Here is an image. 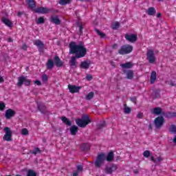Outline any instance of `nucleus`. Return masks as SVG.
Wrapping results in <instances>:
<instances>
[{
  "label": "nucleus",
  "mask_w": 176,
  "mask_h": 176,
  "mask_svg": "<svg viewBox=\"0 0 176 176\" xmlns=\"http://www.w3.org/2000/svg\"><path fill=\"white\" fill-rule=\"evenodd\" d=\"M69 54H76L74 56H72L69 64L72 68H76V58H82L85 57L87 53V49L85 47L83 44L76 45V42H72L69 45Z\"/></svg>",
  "instance_id": "obj_1"
},
{
  "label": "nucleus",
  "mask_w": 176,
  "mask_h": 176,
  "mask_svg": "<svg viewBox=\"0 0 176 176\" xmlns=\"http://www.w3.org/2000/svg\"><path fill=\"white\" fill-rule=\"evenodd\" d=\"M76 123L77 126L85 129L89 123H91V120H90V117L87 115H84L81 117V118H76Z\"/></svg>",
  "instance_id": "obj_2"
},
{
  "label": "nucleus",
  "mask_w": 176,
  "mask_h": 176,
  "mask_svg": "<svg viewBox=\"0 0 176 176\" xmlns=\"http://www.w3.org/2000/svg\"><path fill=\"white\" fill-rule=\"evenodd\" d=\"M153 113L154 115H163L165 118H176V113L175 112H168L165 113L162 110L160 107H155L153 109Z\"/></svg>",
  "instance_id": "obj_3"
},
{
  "label": "nucleus",
  "mask_w": 176,
  "mask_h": 176,
  "mask_svg": "<svg viewBox=\"0 0 176 176\" xmlns=\"http://www.w3.org/2000/svg\"><path fill=\"white\" fill-rule=\"evenodd\" d=\"M133 52V46L130 45H122L118 50V54L124 56V54H129Z\"/></svg>",
  "instance_id": "obj_4"
},
{
  "label": "nucleus",
  "mask_w": 176,
  "mask_h": 176,
  "mask_svg": "<svg viewBox=\"0 0 176 176\" xmlns=\"http://www.w3.org/2000/svg\"><path fill=\"white\" fill-rule=\"evenodd\" d=\"M104 162H105V154L102 153L98 155L96 160L95 161V166L96 168H100L101 166L104 164Z\"/></svg>",
  "instance_id": "obj_5"
},
{
  "label": "nucleus",
  "mask_w": 176,
  "mask_h": 176,
  "mask_svg": "<svg viewBox=\"0 0 176 176\" xmlns=\"http://www.w3.org/2000/svg\"><path fill=\"white\" fill-rule=\"evenodd\" d=\"M23 85H25V86H30V85H31V80H28L27 76H24L19 77L17 82L18 87H21Z\"/></svg>",
  "instance_id": "obj_6"
},
{
  "label": "nucleus",
  "mask_w": 176,
  "mask_h": 176,
  "mask_svg": "<svg viewBox=\"0 0 176 176\" xmlns=\"http://www.w3.org/2000/svg\"><path fill=\"white\" fill-rule=\"evenodd\" d=\"M146 59L150 64H154L155 61H156V56H155V52L153 50H147Z\"/></svg>",
  "instance_id": "obj_7"
},
{
  "label": "nucleus",
  "mask_w": 176,
  "mask_h": 176,
  "mask_svg": "<svg viewBox=\"0 0 176 176\" xmlns=\"http://www.w3.org/2000/svg\"><path fill=\"white\" fill-rule=\"evenodd\" d=\"M154 123L155 124L156 129H160L162 126H163V124L164 123V118L162 116H159L156 118L154 120Z\"/></svg>",
  "instance_id": "obj_8"
},
{
  "label": "nucleus",
  "mask_w": 176,
  "mask_h": 176,
  "mask_svg": "<svg viewBox=\"0 0 176 176\" xmlns=\"http://www.w3.org/2000/svg\"><path fill=\"white\" fill-rule=\"evenodd\" d=\"M125 39H126L128 42H131V43H134L135 42H137V39H138V37L135 34H126L125 35Z\"/></svg>",
  "instance_id": "obj_9"
},
{
  "label": "nucleus",
  "mask_w": 176,
  "mask_h": 176,
  "mask_svg": "<svg viewBox=\"0 0 176 176\" xmlns=\"http://www.w3.org/2000/svg\"><path fill=\"white\" fill-rule=\"evenodd\" d=\"M37 108L41 113L44 115H49V111H47V109H46V106H45V104L41 102H37Z\"/></svg>",
  "instance_id": "obj_10"
},
{
  "label": "nucleus",
  "mask_w": 176,
  "mask_h": 176,
  "mask_svg": "<svg viewBox=\"0 0 176 176\" xmlns=\"http://www.w3.org/2000/svg\"><path fill=\"white\" fill-rule=\"evenodd\" d=\"M118 170V166L115 164H112L111 166H106L104 168V173L106 174H112L113 171Z\"/></svg>",
  "instance_id": "obj_11"
},
{
  "label": "nucleus",
  "mask_w": 176,
  "mask_h": 176,
  "mask_svg": "<svg viewBox=\"0 0 176 176\" xmlns=\"http://www.w3.org/2000/svg\"><path fill=\"white\" fill-rule=\"evenodd\" d=\"M68 89H69L70 93L74 94V93H79V90H80L82 89V87H78L76 85H69Z\"/></svg>",
  "instance_id": "obj_12"
},
{
  "label": "nucleus",
  "mask_w": 176,
  "mask_h": 176,
  "mask_svg": "<svg viewBox=\"0 0 176 176\" xmlns=\"http://www.w3.org/2000/svg\"><path fill=\"white\" fill-rule=\"evenodd\" d=\"M91 65V62L90 60H84L81 62L80 68H81V69H89Z\"/></svg>",
  "instance_id": "obj_13"
},
{
  "label": "nucleus",
  "mask_w": 176,
  "mask_h": 176,
  "mask_svg": "<svg viewBox=\"0 0 176 176\" xmlns=\"http://www.w3.org/2000/svg\"><path fill=\"white\" fill-rule=\"evenodd\" d=\"M34 12L36 13H41L42 14H46V13H49V12H50V10L45 7H39L34 9Z\"/></svg>",
  "instance_id": "obj_14"
},
{
  "label": "nucleus",
  "mask_w": 176,
  "mask_h": 176,
  "mask_svg": "<svg viewBox=\"0 0 176 176\" xmlns=\"http://www.w3.org/2000/svg\"><path fill=\"white\" fill-rule=\"evenodd\" d=\"M34 45L35 46H37L39 52H42L43 50V48L45 47V44L41 41V40H35L34 41Z\"/></svg>",
  "instance_id": "obj_15"
},
{
  "label": "nucleus",
  "mask_w": 176,
  "mask_h": 176,
  "mask_svg": "<svg viewBox=\"0 0 176 176\" xmlns=\"http://www.w3.org/2000/svg\"><path fill=\"white\" fill-rule=\"evenodd\" d=\"M16 115V111H13L12 109H9L6 111L5 117L6 119H10Z\"/></svg>",
  "instance_id": "obj_16"
},
{
  "label": "nucleus",
  "mask_w": 176,
  "mask_h": 176,
  "mask_svg": "<svg viewBox=\"0 0 176 176\" xmlns=\"http://www.w3.org/2000/svg\"><path fill=\"white\" fill-rule=\"evenodd\" d=\"M51 23L56 24V25H60L61 24V21L58 16L52 15L50 17Z\"/></svg>",
  "instance_id": "obj_17"
},
{
  "label": "nucleus",
  "mask_w": 176,
  "mask_h": 176,
  "mask_svg": "<svg viewBox=\"0 0 176 176\" xmlns=\"http://www.w3.org/2000/svg\"><path fill=\"white\" fill-rule=\"evenodd\" d=\"M124 74L126 75V78L129 80H133L134 78V71L133 70L124 71Z\"/></svg>",
  "instance_id": "obj_18"
},
{
  "label": "nucleus",
  "mask_w": 176,
  "mask_h": 176,
  "mask_svg": "<svg viewBox=\"0 0 176 176\" xmlns=\"http://www.w3.org/2000/svg\"><path fill=\"white\" fill-rule=\"evenodd\" d=\"M54 60V64L56 67H63V61L61 60V59H60V57H58V56H56Z\"/></svg>",
  "instance_id": "obj_19"
},
{
  "label": "nucleus",
  "mask_w": 176,
  "mask_h": 176,
  "mask_svg": "<svg viewBox=\"0 0 176 176\" xmlns=\"http://www.w3.org/2000/svg\"><path fill=\"white\" fill-rule=\"evenodd\" d=\"M1 21H2V23H3V24H6V25H7V27H9L10 28L13 27V24L10 21V20H9V19L6 17H3L1 19Z\"/></svg>",
  "instance_id": "obj_20"
},
{
  "label": "nucleus",
  "mask_w": 176,
  "mask_h": 176,
  "mask_svg": "<svg viewBox=\"0 0 176 176\" xmlns=\"http://www.w3.org/2000/svg\"><path fill=\"white\" fill-rule=\"evenodd\" d=\"M105 159L107 160V162H112L113 160V159H115V155L113 154V151H110L107 157H105Z\"/></svg>",
  "instance_id": "obj_21"
},
{
  "label": "nucleus",
  "mask_w": 176,
  "mask_h": 176,
  "mask_svg": "<svg viewBox=\"0 0 176 176\" xmlns=\"http://www.w3.org/2000/svg\"><path fill=\"white\" fill-rule=\"evenodd\" d=\"M78 130H79V128L77 126L73 125L72 126H71V128H70L71 135H76V133H78Z\"/></svg>",
  "instance_id": "obj_22"
},
{
  "label": "nucleus",
  "mask_w": 176,
  "mask_h": 176,
  "mask_svg": "<svg viewBox=\"0 0 176 176\" xmlns=\"http://www.w3.org/2000/svg\"><path fill=\"white\" fill-rule=\"evenodd\" d=\"M46 67L47 69H53V67H54V62L52 59H49L46 63Z\"/></svg>",
  "instance_id": "obj_23"
},
{
  "label": "nucleus",
  "mask_w": 176,
  "mask_h": 176,
  "mask_svg": "<svg viewBox=\"0 0 176 176\" xmlns=\"http://www.w3.org/2000/svg\"><path fill=\"white\" fill-rule=\"evenodd\" d=\"M156 78H157L156 72H152L150 77V82L151 85H153V83H155V81L156 80Z\"/></svg>",
  "instance_id": "obj_24"
},
{
  "label": "nucleus",
  "mask_w": 176,
  "mask_h": 176,
  "mask_svg": "<svg viewBox=\"0 0 176 176\" xmlns=\"http://www.w3.org/2000/svg\"><path fill=\"white\" fill-rule=\"evenodd\" d=\"M152 97L153 100H155V98H159L160 97V89L155 90L152 94Z\"/></svg>",
  "instance_id": "obj_25"
},
{
  "label": "nucleus",
  "mask_w": 176,
  "mask_h": 176,
  "mask_svg": "<svg viewBox=\"0 0 176 176\" xmlns=\"http://www.w3.org/2000/svg\"><path fill=\"white\" fill-rule=\"evenodd\" d=\"M146 13L148 14V16H155V14L156 13V10H155V8L151 7L148 9Z\"/></svg>",
  "instance_id": "obj_26"
},
{
  "label": "nucleus",
  "mask_w": 176,
  "mask_h": 176,
  "mask_svg": "<svg viewBox=\"0 0 176 176\" xmlns=\"http://www.w3.org/2000/svg\"><path fill=\"white\" fill-rule=\"evenodd\" d=\"M27 3L30 9H34L36 6L34 0H27Z\"/></svg>",
  "instance_id": "obj_27"
},
{
  "label": "nucleus",
  "mask_w": 176,
  "mask_h": 176,
  "mask_svg": "<svg viewBox=\"0 0 176 176\" xmlns=\"http://www.w3.org/2000/svg\"><path fill=\"white\" fill-rule=\"evenodd\" d=\"M120 67L124 69H130L133 67V63H131V62H127L126 63L120 65Z\"/></svg>",
  "instance_id": "obj_28"
},
{
  "label": "nucleus",
  "mask_w": 176,
  "mask_h": 176,
  "mask_svg": "<svg viewBox=\"0 0 176 176\" xmlns=\"http://www.w3.org/2000/svg\"><path fill=\"white\" fill-rule=\"evenodd\" d=\"M61 120L67 126H72V124L71 121L69 120H68V118H67L66 117H62Z\"/></svg>",
  "instance_id": "obj_29"
},
{
  "label": "nucleus",
  "mask_w": 176,
  "mask_h": 176,
  "mask_svg": "<svg viewBox=\"0 0 176 176\" xmlns=\"http://www.w3.org/2000/svg\"><path fill=\"white\" fill-rule=\"evenodd\" d=\"M58 3L61 6H65V5L71 3V0H59Z\"/></svg>",
  "instance_id": "obj_30"
},
{
  "label": "nucleus",
  "mask_w": 176,
  "mask_h": 176,
  "mask_svg": "<svg viewBox=\"0 0 176 176\" xmlns=\"http://www.w3.org/2000/svg\"><path fill=\"white\" fill-rule=\"evenodd\" d=\"M98 130H101L102 129H104V127H107V124L105 121H102L100 124L97 125Z\"/></svg>",
  "instance_id": "obj_31"
},
{
  "label": "nucleus",
  "mask_w": 176,
  "mask_h": 176,
  "mask_svg": "<svg viewBox=\"0 0 176 176\" xmlns=\"http://www.w3.org/2000/svg\"><path fill=\"white\" fill-rule=\"evenodd\" d=\"M169 131H170V133H173V134H176V125L175 124L170 125V126L169 128Z\"/></svg>",
  "instance_id": "obj_32"
},
{
  "label": "nucleus",
  "mask_w": 176,
  "mask_h": 176,
  "mask_svg": "<svg viewBox=\"0 0 176 176\" xmlns=\"http://www.w3.org/2000/svg\"><path fill=\"white\" fill-rule=\"evenodd\" d=\"M93 97H94V92L91 91L89 92L85 97V99L87 100H91V98H93Z\"/></svg>",
  "instance_id": "obj_33"
},
{
  "label": "nucleus",
  "mask_w": 176,
  "mask_h": 176,
  "mask_svg": "<svg viewBox=\"0 0 176 176\" xmlns=\"http://www.w3.org/2000/svg\"><path fill=\"white\" fill-rule=\"evenodd\" d=\"M4 131L6 133V135H12V131L10 130V128L6 126L4 128Z\"/></svg>",
  "instance_id": "obj_34"
},
{
  "label": "nucleus",
  "mask_w": 176,
  "mask_h": 176,
  "mask_svg": "<svg viewBox=\"0 0 176 176\" xmlns=\"http://www.w3.org/2000/svg\"><path fill=\"white\" fill-rule=\"evenodd\" d=\"M124 106L125 107L124 109V113H131V109L130 107H127V104H124Z\"/></svg>",
  "instance_id": "obj_35"
},
{
  "label": "nucleus",
  "mask_w": 176,
  "mask_h": 176,
  "mask_svg": "<svg viewBox=\"0 0 176 176\" xmlns=\"http://www.w3.org/2000/svg\"><path fill=\"white\" fill-rule=\"evenodd\" d=\"M41 151L39 148H35L31 151V153H32V155H38V153H41Z\"/></svg>",
  "instance_id": "obj_36"
},
{
  "label": "nucleus",
  "mask_w": 176,
  "mask_h": 176,
  "mask_svg": "<svg viewBox=\"0 0 176 176\" xmlns=\"http://www.w3.org/2000/svg\"><path fill=\"white\" fill-rule=\"evenodd\" d=\"M95 31L98 34V35H99V36H100V38H105V34L102 33L98 29H96Z\"/></svg>",
  "instance_id": "obj_37"
},
{
  "label": "nucleus",
  "mask_w": 176,
  "mask_h": 176,
  "mask_svg": "<svg viewBox=\"0 0 176 176\" xmlns=\"http://www.w3.org/2000/svg\"><path fill=\"white\" fill-rule=\"evenodd\" d=\"M81 149L82 151H89V144H86V143H83L81 145Z\"/></svg>",
  "instance_id": "obj_38"
},
{
  "label": "nucleus",
  "mask_w": 176,
  "mask_h": 176,
  "mask_svg": "<svg viewBox=\"0 0 176 176\" xmlns=\"http://www.w3.org/2000/svg\"><path fill=\"white\" fill-rule=\"evenodd\" d=\"M119 27H120V23H119V22H116L112 25L113 30H118Z\"/></svg>",
  "instance_id": "obj_39"
},
{
  "label": "nucleus",
  "mask_w": 176,
  "mask_h": 176,
  "mask_svg": "<svg viewBox=\"0 0 176 176\" xmlns=\"http://www.w3.org/2000/svg\"><path fill=\"white\" fill-rule=\"evenodd\" d=\"M4 141H12V135H4L3 136Z\"/></svg>",
  "instance_id": "obj_40"
},
{
  "label": "nucleus",
  "mask_w": 176,
  "mask_h": 176,
  "mask_svg": "<svg viewBox=\"0 0 176 176\" xmlns=\"http://www.w3.org/2000/svg\"><path fill=\"white\" fill-rule=\"evenodd\" d=\"M28 176H36V173H35V171L32 170H29L28 171Z\"/></svg>",
  "instance_id": "obj_41"
},
{
  "label": "nucleus",
  "mask_w": 176,
  "mask_h": 176,
  "mask_svg": "<svg viewBox=\"0 0 176 176\" xmlns=\"http://www.w3.org/2000/svg\"><path fill=\"white\" fill-rule=\"evenodd\" d=\"M45 23V19L41 16L38 18V21H36V24H43Z\"/></svg>",
  "instance_id": "obj_42"
},
{
  "label": "nucleus",
  "mask_w": 176,
  "mask_h": 176,
  "mask_svg": "<svg viewBox=\"0 0 176 176\" xmlns=\"http://www.w3.org/2000/svg\"><path fill=\"white\" fill-rule=\"evenodd\" d=\"M143 156L144 157H149V156H151V152L148 150L145 151L144 153H143Z\"/></svg>",
  "instance_id": "obj_43"
},
{
  "label": "nucleus",
  "mask_w": 176,
  "mask_h": 176,
  "mask_svg": "<svg viewBox=\"0 0 176 176\" xmlns=\"http://www.w3.org/2000/svg\"><path fill=\"white\" fill-rule=\"evenodd\" d=\"M42 80L43 82H47V80H49V77L47 76V75L43 74L42 76Z\"/></svg>",
  "instance_id": "obj_44"
},
{
  "label": "nucleus",
  "mask_w": 176,
  "mask_h": 176,
  "mask_svg": "<svg viewBox=\"0 0 176 176\" xmlns=\"http://www.w3.org/2000/svg\"><path fill=\"white\" fill-rule=\"evenodd\" d=\"M21 134H23V135H28V129H23L21 131Z\"/></svg>",
  "instance_id": "obj_45"
},
{
  "label": "nucleus",
  "mask_w": 176,
  "mask_h": 176,
  "mask_svg": "<svg viewBox=\"0 0 176 176\" xmlns=\"http://www.w3.org/2000/svg\"><path fill=\"white\" fill-rule=\"evenodd\" d=\"M82 171H83V166H82V165H78L77 166V172L82 173Z\"/></svg>",
  "instance_id": "obj_46"
},
{
  "label": "nucleus",
  "mask_w": 176,
  "mask_h": 176,
  "mask_svg": "<svg viewBox=\"0 0 176 176\" xmlns=\"http://www.w3.org/2000/svg\"><path fill=\"white\" fill-rule=\"evenodd\" d=\"M77 25H78V28H79L80 32L81 34H82V30H83V25H82V23H77Z\"/></svg>",
  "instance_id": "obj_47"
},
{
  "label": "nucleus",
  "mask_w": 176,
  "mask_h": 176,
  "mask_svg": "<svg viewBox=\"0 0 176 176\" xmlns=\"http://www.w3.org/2000/svg\"><path fill=\"white\" fill-rule=\"evenodd\" d=\"M6 105H5V103L3 102H1L0 103V111H3V109H5L6 108Z\"/></svg>",
  "instance_id": "obj_48"
},
{
  "label": "nucleus",
  "mask_w": 176,
  "mask_h": 176,
  "mask_svg": "<svg viewBox=\"0 0 176 176\" xmlns=\"http://www.w3.org/2000/svg\"><path fill=\"white\" fill-rule=\"evenodd\" d=\"M137 118L138 119H142V118H144V113H138V115H137Z\"/></svg>",
  "instance_id": "obj_49"
},
{
  "label": "nucleus",
  "mask_w": 176,
  "mask_h": 176,
  "mask_svg": "<svg viewBox=\"0 0 176 176\" xmlns=\"http://www.w3.org/2000/svg\"><path fill=\"white\" fill-rule=\"evenodd\" d=\"M86 79H87V80L90 81V80H91V79H93V76H92V75H90V74H88V75L87 76V77H86Z\"/></svg>",
  "instance_id": "obj_50"
},
{
  "label": "nucleus",
  "mask_w": 176,
  "mask_h": 176,
  "mask_svg": "<svg viewBox=\"0 0 176 176\" xmlns=\"http://www.w3.org/2000/svg\"><path fill=\"white\" fill-rule=\"evenodd\" d=\"M131 101H132V102H134V104H137V98H131Z\"/></svg>",
  "instance_id": "obj_51"
},
{
  "label": "nucleus",
  "mask_w": 176,
  "mask_h": 176,
  "mask_svg": "<svg viewBox=\"0 0 176 176\" xmlns=\"http://www.w3.org/2000/svg\"><path fill=\"white\" fill-rule=\"evenodd\" d=\"M35 85H37V86H41L42 85V82L40 80H36L34 81Z\"/></svg>",
  "instance_id": "obj_52"
},
{
  "label": "nucleus",
  "mask_w": 176,
  "mask_h": 176,
  "mask_svg": "<svg viewBox=\"0 0 176 176\" xmlns=\"http://www.w3.org/2000/svg\"><path fill=\"white\" fill-rule=\"evenodd\" d=\"M151 162H153V163H155V164L157 163V161H156V159H155L154 157H151Z\"/></svg>",
  "instance_id": "obj_53"
},
{
  "label": "nucleus",
  "mask_w": 176,
  "mask_h": 176,
  "mask_svg": "<svg viewBox=\"0 0 176 176\" xmlns=\"http://www.w3.org/2000/svg\"><path fill=\"white\" fill-rule=\"evenodd\" d=\"M162 160H163V158H162L161 157H157L156 162L157 163L162 162Z\"/></svg>",
  "instance_id": "obj_54"
},
{
  "label": "nucleus",
  "mask_w": 176,
  "mask_h": 176,
  "mask_svg": "<svg viewBox=\"0 0 176 176\" xmlns=\"http://www.w3.org/2000/svg\"><path fill=\"white\" fill-rule=\"evenodd\" d=\"M21 49L23 50H27V45L24 44L23 45H22Z\"/></svg>",
  "instance_id": "obj_55"
},
{
  "label": "nucleus",
  "mask_w": 176,
  "mask_h": 176,
  "mask_svg": "<svg viewBox=\"0 0 176 176\" xmlns=\"http://www.w3.org/2000/svg\"><path fill=\"white\" fill-rule=\"evenodd\" d=\"M170 85L174 87V86H176V84H175V82H173V81H170Z\"/></svg>",
  "instance_id": "obj_56"
},
{
  "label": "nucleus",
  "mask_w": 176,
  "mask_h": 176,
  "mask_svg": "<svg viewBox=\"0 0 176 176\" xmlns=\"http://www.w3.org/2000/svg\"><path fill=\"white\" fill-rule=\"evenodd\" d=\"M112 47L113 49H118V44H113Z\"/></svg>",
  "instance_id": "obj_57"
},
{
  "label": "nucleus",
  "mask_w": 176,
  "mask_h": 176,
  "mask_svg": "<svg viewBox=\"0 0 176 176\" xmlns=\"http://www.w3.org/2000/svg\"><path fill=\"white\" fill-rule=\"evenodd\" d=\"M79 175L78 172H75L73 173V176H78Z\"/></svg>",
  "instance_id": "obj_58"
},
{
  "label": "nucleus",
  "mask_w": 176,
  "mask_h": 176,
  "mask_svg": "<svg viewBox=\"0 0 176 176\" xmlns=\"http://www.w3.org/2000/svg\"><path fill=\"white\" fill-rule=\"evenodd\" d=\"M8 42H13V39H12V38L9 37L8 38Z\"/></svg>",
  "instance_id": "obj_59"
},
{
  "label": "nucleus",
  "mask_w": 176,
  "mask_h": 176,
  "mask_svg": "<svg viewBox=\"0 0 176 176\" xmlns=\"http://www.w3.org/2000/svg\"><path fill=\"white\" fill-rule=\"evenodd\" d=\"M3 82V78L2 76H0V83H2Z\"/></svg>",
  "instance_id": "obj_60"
},
{
  "label": "nucleus",
  "mask_w": 176,
  "mask_h": 176,
  "mask_svg": "<svg viewBox=\"0 0 176 176\" xmlns=\"http://www.w3.org/2000/svg\"><path fill=\"white\" fill-rule=\"evenodd\" d=\"M162 16V14L161 13H158L157 14V17L159 19V17H160Z\"/></svg>",
  "instance_id": "obj_61"
},
{
  "label": "nucleus",
  "mask_w": 176,
  "mask_h": 176,
  "mask_svg": "<svg viewBox=\"0 0 176 176\" xmlns=\"http://www.w3.org/2000/svg\"><path fill=\"white\" fill-rule=\"evenodd\" d=\"M23 14V13H21V12H18V14H17V16H19V17H20V16H21Z\"/></svg>",
  "instance_id": "obj_62"
},
{
  "label": "nucleus",
  "mask_w": 176,
  "mask_h": 176,
  "mask_svg": "<svg viewBox=\"0 0 176 176\" xmlns=\"http://www.w3.org/2000/svg\"><path fill=\"white\" fill-rule=\"evenodd\" d=\"M148 129H150L151 130H152V124H149Z\"/></svg>",
  "instance_id": "obj_63"
},
{
  "label": "nucleus",
  "mask_w": 176,
  "mask_h": 176,
  "mask_svg": "<svg viewBox=\"0 0 176 176\" xmlns=\"http://www.w3.org/2000/svg\"><path fill=\"white\" fill-rule=\"evenodd\" d=\"M159 1H163V0H158Z\"/></svg>",
  "instance_id": "obj_64"
}]
</instances>
